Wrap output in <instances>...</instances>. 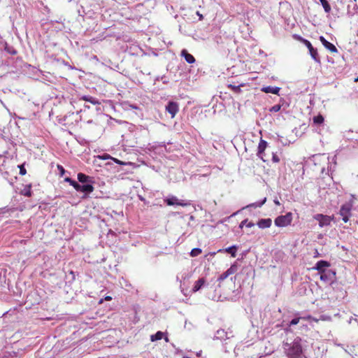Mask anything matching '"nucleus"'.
<instances>
[{
  "label": "nucleus",
  "mask_w": 358,
  "mask_h": 358,
  "mask_svg": "<svg viewBox=\"0 0 358 358\" xmlns=\"http://www.w3.org/2000/svg\"><path fill=\"white\" fill-rule=\"evenodd\" d=\"M282 348L286 356L288 358H304L306 357L303 354L301 345V338H295L292 341L283 342Z\"/></svg>",
  "instance_id": "nucleus-1"
},
{
  "label": "nucleus",
  "mask_w": 358,
  "mask_h": 358,
  "mask_svg": "<svg viewBox=\"0 0 358 358\" xmlns=\"http://www.w3.org/2000/svg\"><path fill=\"white\" fill-rule=\"evenodd\" d=\"M292 221V213H287L284 215L278 216L275 220L274 223L275 226L278 227H284L289 225Z\"/></svg>",
  "instance_id": "nucleus-2"
},
{
  "label": "nucleus",
  "mask_w": 358,
  "mask_h": 358,
  "mask_svg": "<svg viewBox=\"0 0 358 358\" xmlns=\"http://www.w3.org/2000/svg\"><path fill=\"white\" fill-rule=\"evenodd\" d=\"M94 189L93 184H80L79 182L77 183L75 188L77 192L83 193L81 197L83 199H87L89 194L94 191Z\"/></svg>",
  "instance_id": "nucleus-3"
},
{
  "label": "nucleus",
  "mask_w": 358,
  "mask_h": 358,
  "mask_svg": "<svg viewBox=\"0 0 358 358\" xmlns=\"http://www.w3.org/2000/svg\"><path fill=\"white\" fill-rule=\"evenodd\" d=\"M320 280L331 285L336 280V271L329 269L320 273Z\"/></svg>",
  "instance_id": "nucleus-4"
},
{
  "label": "nucleus",
  "mask_w": 358,
  "mask_h": 358,
  "mask_svg": "<svg viewBox=\"0 0 358 358\" xmlns=\"http://www.w3.org/2000/svg\"><path fill=\"white\" fill-rule=\"evenodd\" d=\"M303 44L307 47V48L309 50V53L311 56V57L314 59V61L317 63L320 64V58L319 57V55L317 53V50L312 45L311 43L309 41H303Z\"/></svg>",
  "instance_id": "nucleus-5"
},
{
  "label": "nucleus",
  "mask_w": 358,
  "mask_h": 358,
  "mask_svg": "<svg viewBox=\"0 0 358 358\" xmlns=\"http://www.w3.org/2000/svg\"><path fill=\"white\" fill-rule=\"evenodd\" d=\"M165 109L166 111L171 114V117L173 118L179 110V105L176 101H170L166 104Z\"/></svg>",
  "instance_id": "nucleus-6"
},
{
  "label": "nucleus",
  "mask_w": 358,
  "mask_h": 358,
  "mask_svg": "<svg viewBox=\"0 0 358 358\" xmlns=\"http://www.w3.org/2000/svg\"><path fill=\"white\" fill-rule=\"evenodd\" d=\"M330 266L331 264L329 262L326 260H320L313 267V269L317 271L320 274L322 272H324L326 270H328L327 268Z\"/></svg>",
  "instance_id": "nucleus-7"
},
{
  "label": "nucleus",
  "mask_w": 358,
  "mask_h": 358,
  "mask_svg": "<svg viewBox=\"0 0 358 358\" xmlns=\"http://www.w3.org/2000/svg\"><path fill=\"white\" fill-rule=\"evenodd\" d=\"M78 182L80 184H94V178L89 176L85 173H79L77 176Z\"/></svg>",
  "instance_id": "nucleus-8"
},
{
  "label": "nucleus",
  "mask_w": 358,
  "mask_h": 358,
  "mask_svg": "<svg viewBox=\"0 0 358 358\" xmlns=\"http://www.w3.org/2000/svg\"><path fill=\"white\" fill-rule=\"evenodd\" d=\"M164 202L168 206H186L188 205L187 203H185L183 201H180L178 199L176 196H171L170 197H168L164 199Z\"/></svg>",
  "instance_id": "nucleus-9"
},
{
  "label": "nucleus",
  "mask_w": 358,
  "mask_h": 358,
  "mask_svg": "<svg viewBox=\"0 0 358 358\" xmlns=\"http://www.w3.org/2000/svg\"><path fill=\"white\" fill-rule=\"evenodd\" d=\"M268 145V143L261 138L260 139V141L259 143V145H258V151H257V155L261 158L264 162H266V159H264V150H266V147Z\"/></svg>",
  "instance_id": "nucleus-10"
},
{
  "label": "nucleus",
  "mask_w": 358,
  "mask_h": 358,
  "mask_svg": "<svg viewBox=\"0 0 358 358\" xmlns=\"http://www.w3.org/2000/svg\"><path fill=\"white\" fill-rule=\"evenodd\" d=\"M322 44L331 52H337L338 50L336 46L331 43L329 42L324 36H320L319 38Z\"/></svg>",
  "instance_id": "nucleus-11"
},
{
  "label": "nucleus",
  "mask_w": 358,
  "mask_h": 358,
  "mask_svg": "<svg viewBox=\"0 0 358 358\" xmlns=\"http://www.w3.org/2000/svg\"><path fill=\"white\" fill-rule=\"evenodd\" d=\"M352 205L349 203H344L341 206L339 215L343 217L345 215H351Z\"/></svg>",
  "instance_id": "nucleus-12"
},
{
  "label": "nucleus",
  "mask_w": 358,
  "mask_h": 358,
  "mask_svg": "<svg viewBox=\"0 0 358 358\" xmlns=\"http://www.w3.org/2000/svg\"><path fill=\"white\" fill-rule=\"evenodd\" d=\"M238 246L236 245H231L224 249H220L217 252H227L230 254L231 257H235L238 250Z\"/></svg>",
  "instance_id": "nucleus-13"
},
{
  "label": "nucleus",
  "mask_w": 358,
  "mask_h": 358,
  "mask_svg": "<svg viewBox=\"0 0 358 358\" xmlns=\"http://www.w3.org/2000/svg\"><path fill=\"white\" fill-rule=\"evenodd\" d=\"M180 55L185 58V61L188 64H193L195 62V58L194 56L188 52L186 49H183L181 51Z\"/></svg>",
  "instance_id": "nucleus-14"
},
{
  "label": "nucleus",
  "mask_w": 358,
  "mask_h": 358,
  "mask_svg": "<svg viewBox=\"0 0 358 358\" xmlns=\"http://www.w3.org/2000/svg\"><path fill=\"white\" fill-rule=\"evenodd\" d=\"M272 220L271 218L260 219L257 224L260 229L269 228L271 226Z\"/></svg>",
  "instance_id": "nucleus-15"
},
{
  "label": "nucleus",
  "mask_w": 358,
  "mask_h": 358,
  "mask_svg": "<svg viewBox=\"0 0 358 358\" xmlns=\"http://www.w3.org/2000/svg\"><path fill=\"white\" fill-rule=\"evenodd\" d=\"M206 284V280L204 278H201L198 280H196L194 283V285L192 288L193 292H196L200 290Z\"/></svg>",
  "instance_id": "nucleus-16"
},
{
  "label": "nucleus",
  "mask_w": 358,
  "mask_h": 358,
  "mask_svg": "<svg viewBox=\"0 0 358 358\" xmlns=\"http://www.w3.org/2000/svg\"><path fill=\"white\" fill-rule=\"evenodd\" d=\"M280 88L278 87L266 86L262 88V91L265 93H271L278 94Z\"/></svg>",
  "instance_id": "nucleus-17"
},
{
  "label": "nucleus",
  "mask_w": 358,
  "mask_h": 358,
  "mask_svg": "<svg viewBox=\"0 0 358 358\" xmlns=\"http://www.w3.org/2000/svg\"><path fill=\"white\" fill-rule=\"evenodd\" d=\"M215 338L216 339L222 340L228 338L229 337L227 336V333L224 329H219L216 331L215 334Z\"/></svg>",
  "instance_id": "nucleus-18"
},
{
  "label": "nucleus",
  "mask_w": 358,
  "mask_h": 358,
  "mask_svg": "<svg viewBox=\"0 0 358 358\" xmlns=\"http://www.w3.org/2000/svg\"><path fill=\"white\" fill-rule=\"evenodd\" d=\"M80 99L88 101L94 105L99 104V101L96 99H95L91 96L84 95V96H81L80 98Z\"/></svg>",
  "instance_id": "nucleus-19"
},
{
  "label": "nucleus",
  "mask_w": 358,
  "mask_h": 358,
  "mask_svg": "<svg viewBox=\"0 0 358 358\" xmlns=\"http://www.w3.org/2000/svg\"><path fill=\"white\" fill-rule=\"evenodd\" d=\"M331 217L326 215L325 217H324L322 219H321L319 221V226L320 227H323L329 225L330 222H331Z\"/></svg>",
  "instance_id": "nucleus-20"
},
{
  "label": "nucleus",
  "mask_w": 358,
  "mask_h": 358,
  "mask_svg": "<svg viewBox=\"0 0 358 358\" xmlns=\"http://www.w3.org/2000/svg\"><path fill=\"white\" fill-rule=\"evenodd\" d=\"M266 198L264 197L262 200L250 203V204L248 205L247 206H245V208H251V207L260 208L266 203Z\"/></svg>",
  "instance_id": "nucleus-21"
},
{
  "label": "nucleus",
  "mask_w": 358,
  "mask_h": 358,
  "mask_svg": "<svg viewBox=\"0 0 358 358\" xmlns=\"http://www.w3.org/2000/svg\"><path fill=\"white\" fill-rule=\"evenodd\" d=\"M266 198L264 197L262 200L250 203V204L248 205L247 206H245V208H251V207L260 208L266 203Z\"/></svg>",
  "instance_id": "nucleus-22"
},
{
  "label": "nucleus",
  "mask_w": 358,
  "mask_h": 358,
  "mask_svg": "<svg viewBox=\"0 0 358 358\" xmlns=\"http://www.w3.org/2000/svg\"><path fill=\"white\" fill-rule=\"evenodd\" d=\"M31 185L29 184L28 185H26L24 188L22 190L21 194L25 196L30 197L32 194L31 192Z\"/></svg>",
  "instance_id": "nucleus-23"
},
{
  "label": "nucleus",
  "mask_w": 358,
  "mask_h": 358,
  "mask_svg": "<svg viewBox=\"0 0 358 358\" xmlns=\"http://www.w3.org/2000/svg\"><path fill=\"white\" fill-rule=\"evenodd\" d=\"M313 122L315 125H320L324 122V117L322 115H317L313 117Z\"/></svg>",
  "instance_id": "nucleus-24"
},
{
  "label": "nucleus",
  "mask_w": 358,
  "mask_h": 358,
  "mask_svg": "<svg viewBox=\"0 0 358 358\" xmlns=\"http://www.w3.org/2000/svg\"><path fill=\"white\" fill-rule=\"evenodd\" d=\"M324 10V11L327 13H330L331 11V6L328 2L327 0H319Z\"/></svg>",
  "instance_id": "nucleus-25"
},
{
  "label": "nucleus",
  "mask_w": 358,
  "mask_h": 358,
  "mask_svg": "<svg viewBox=\"0 0 358 358\" xmlns=\"http://www.w3.org/2000/svg\"><path fill=\"white\" fill-rule=\"evenodd\" d=\"M163 335H164L163 332L159 331L156 334L151 336L150 340L152 341H159L163 338Z\"/></svg>",
  "instance_id": "nucleus-26"
},
{
  "label": "nucleus",
  "mask_w": 358,
  "mask_h": 358,
  "mask_svg": "<svg viewBox=\"0 0 358 358\" xmlns=\"http://www.w3.org/2000/svg\"><path fill=\"white\" fill-rule=\"evenodd\" d=\"M4 50L10 55H14L17 54L15 49L12 46H9L7 43L5 45Z\"/></svg>",
  "instance_id": "nucleus-27"
},
{
  "label": "nucleus",
  "mask_w": 358,
  "mask_h": 358,
  "mask_svg": "<svg viewBox=\"0 0 358 358\" xmlns=\"http://www.w3.org/2000/svg\"><path fill=\"white\" fill-rule=\"evenodd\" d=\"M66 278L69 282H71L75 280L76 275L73 271H69V273L66 275Z\"/></svg>",
  "instance_id": "nucleus-28"
},
{
  "label": "nucleus",
  "mask_w": 358,
  "mask_h": 358,
  "mask_svg": "<svg viewBox=\"0 0 358 358\" xmlns=\"http://www.w3.org/2000/svg\"><path fill=\"white\" fill-rule=\"evenodd\" d=\"M202 252V250L201 248H193L191 252H190V255L192 257H196L198 256L199 255H200L201 253Z\"/></svg>",
  "instance_id": "nucleus-29"
},
{
  "label": "nucleus",
  "mask_w": 358,
  "mask_h": 358,
  "mask_svg": "<svg viewBox=\"0 0 358 358\" xmlns=\"http://www.w3.org/2000/svg\"><path fill=\"white\" fill-rule=\"evenodd\" d=\"M243 86V85H229L228 87L231 88L234 92L239 93L241 92V87Z\"/></svg>",
  "instance_id": "nucleus-30"
},
{
  "label": "nucleus",
  "mask_w": 358,
  "mask_h": 358,
  "mask_svg": "<svg viewBox=\"0 0 358 358\" xmlns=\"http://www.w3.org/2000/svg\"><path fill=\"white\" fill-rule=\"evenodd\" d=\"M64 181L69 182L70 184V185H71L74 187V189L76 188L77 183H78L77 181L71 179V178H66L64 179Z\"/></svg>",
  "instance_id": "nucleus-31"
},
{
  "label": "nucleus",
  "mask_w": 358,
  "mask_h": 358,
  "mask_svg": "<svg viewBox=\"0 0 358 358\" xmlns=\"http://www.w3.org/2000/svg\"><path fill=\"white\" fill-rule=\"evenodd\" d=\"M281 108V106L280 104H275L270 109V112L276 113L278 112Z\"/></svg>",
  "instance_id": "nucleus-32"
},
{
  "label": "nucleus",
  "mask_w": 358,
  "mask_h": 358,
  "mask_svg": "<svg viewBox=\"0 0 358 358\" xmlns=\"http://www.w3.org/2000/svg\"><path fill=\"white\" fill-rule=\"evenodd\" d=\"M229 275V273L226 271L223 273H222L217 278L218 281H222L225 280Z\"/></svg>",
  "instance_id": "nucleus-33"
},
{
  "label": "nucleus",
  "mask_w": 358,
  "mask_h": 358,
  "mask_svg": "<svg viewBox=\"0 0 358 358\" xmlns=\"http://www.w3.org/2000/svg\"><path fill=\"white\" fill-rule=\"evenodd\" d=\"M237 270V266L236 264H233L227 270L229 275L235 273Z\"/></svg>",
  "instance_id": "nucleus-34"
},
{
  "label": "nucleus",
  "mask_w": 358,
  "mask_h": 358,
  "mask_svg": "<svg viewBox=\"0 0 358 358\" xmlns=\"http://www.w3.org/2000/svg\"><path fill=\"white\" fill-rule=\"evenodd\" d=\"M299 320H300V318H299V317H295V318H293V319L289 322V326L296 325V324L299 323Z\"/></svg>",
  "instance_id": "nucleus-35"
},
{
  "label": "nucleus",
  "mask_w": 358,
  "mask_h": 358,
  "mask_svg": "<svg viewBox=\"0 0 358 358\" xmlns=\"http://www.w3.org/2000/svg\"><path fill=\"white\" fill-rule=\"evenodd\" d=\"M18 167L20 168V174L22 176L25 175L27 173V171H26L24 165L23 164L19 165Z\"/></svg>",
  "instance_id": "nucleus-36"
},
{
  "label": "nucleus",
  "mask_w": 358,
  "mask_h": 358,
  "mask_svg": "<svg viewBox=\"0 0 358 358\" xmlns=\"http://www.w3.org/2000/svg\"><path fill=\"white\" fill-rule=\"evenodd\" d=\"M272 161L275 163H278L280 162L279 157L274 152L272 153Z\"/></svg>",
  "instance_id": "nucleus-37"
},
{
  "label": "nucleus",
  "mask_w": 358,
  "mask_h": 358,
  "mask_svg": "<svg viewBox=\"0 0 358 358\" xmlns=\"http://www.w3.org/2000/svg\"><path fill=\"white\" fill-rule=\"evenodd\" d=\"M293 36L294 38L297 39L298 41H301L303 43V41H307L306 39L302 38L301 36L297 35V34H294Z\"/></svg>",
  "instance_id": "nucleus-38"
},
{
  "label": "nucleus",
  "mask_w": 358,
  "mask_h": 358,
  "mask_svg": "<svg viewBox=\"0 0 358 358\" xmlns=\"http://www.w3.org/2000/svg\"><path fill=\"white\" fill-rule=\"evenodd\" d=\"M57 169L59 171L61 176H63L65 173V169L62 165H57Z\"/></svg>",
  "instance_id": "nucleus-39"
},
{
  "label": "nucleus",
  "mask_w": 358,
  "mask_h": 358,
  "mask_svg": "<svg viewBox=\"0 0 358 358\" xmlns=\"http://www.w3.org/2000/svg\"><path fill=\"white\" fill-rule=\"evenodd\" d=\"M326 215H324L322 214H317L315 215L314 218L319 222L321 219H322Z\"/></svg>",
  "instance_id": "nucleus-40"
},
{
  "label": "nucleus",
  "mask_w": 358,
  "mask_h": 358,
  "mask_svg": "<svg viewBox=\"0 0 358 358\" xmlns=\"http://www.w3.org/2000/svg\"><path fill=\"white\" fill-rule=\"evenodd\" d=\"M247 222H248V219H245V220H243V221L241 222V224H240V225H239V227H240V228H243L244 225H246V224H247Z\"/></svg>",
  "instance_id": "nucleus-41"
},
{
  "label": "nucleus",
  "mask_w": 358,
  "mask_h": 358,
  "mask_svg": "<svg viewBox=\"0 0 358 358\" xmlns=\"http://www.w3.org/2000/svg\"><path fill=\"white\" fill-rule=\"evenodd\" d=\"M336 165V162H334V166L332 165H330L329 166H328V174L329 175V172H332L333 171V169L334 168Z\"/></svg>",
  "instance_id": "nucleus-42"
},
{
  "label": "nucleus",
  "mask_w": 358,
  "mask_h": 358,
  "mask_svg": "<svg viewBox=\"0 0 358 358\" xmlns=\"http://www.w3.org/2000/svg\"><path fill=\"white\" fill-rule=\"evenodd\" d=\"M351 215H345V216H343L342 217V220L345 222H348V220H349V217H350Z\"/></svg>",
  "instance_id": "nucleus-43"
},
{
  "label": "nucleus",
  "mask_w": 358,
  "mask_h": 358,
  "mask_svg": "<svg viewBox=\"0 0 358 358\" xmlns=\"http://www.w3.org/2000/svg\"><path fill=\"white\" fill-rule=\"evenodd\" d=\"M354 12L351 15H354L355 13H357L358 10V6L357 5L355 4L353 8Z\"/></svg>",
  "instance_id": "nucleus-44"
},
{
  "label": "nucleus",
  "mask_w": 358,
  "mask_h": 358,
  "mask_svg": "<svg viewBox=\"0 0 358 358\" xmlns=\"http://www.w3.org/2000/svg\"><path fill=\"white\" fill-rule=\"evenodd\" d=\"M254 226H255V224L253 222H247V224H246L247 227H252Z\"/></svg>",
  "instance_id": "nucleus-45"
},
{
  "label": "nucleus",
  "mask_w": 358,
  "mask_h": 358,
  "mask_svg": "<svg viewBox=\"0 0 358 358\" xmlns=\"http://www.w3.org/2000/svg\"><path fill=\"white\" fill-rule=\"evenodd\" d=\"M161 80L163 81L164 83H167V81L165 79V76L161 77Z\"/></svg>",
  "instance_id": "nucleus-46"
},
{
  "label": "nucleus",
  "mask_w": 358,
  "mask_h": 358,
  "mask_svg": "<svg viewBox=\"0 0 358 358\" xmlns=\"http://www.w3.org/2000/svg\"><path fill=\"white\" fill-rule=\"evenodd\" d=\"M105 299H106V300H107V301H110V300H111V299H112V297H111V296H106V297L105 298Z\"/></svg>",
  "instance_id": "nucleus-47"
},
{
  "label": "nucleus",
  "mask_w": 358,
  "mask_h": 358,
  "mask_svg": "<svg viewBox=\"0 0 358 358\" xmlns=\"http://www.w3.org/2000/svg\"><path fill=\"white\" fill-rule=\"evenodd\" d=\"M115 161L117 164H122V163L120 160H118V159H115Z\"/></svg>",
  "instance_id": "nucleus-48"
},
{
  "label": "nucleus",
  "mask_w": 358,
  "mask_h": 358,
  "mask_svg": "<svg viewBox=\"0 0 358 358\" xmlns=\"http://www.w3.org/2000/svg\"><path fill=\"white\" fill-rule=\"evenodd\" d=\"M274 203L276 204V205H280V203L278 200H275L274 201Z\"/></svg>",
  "instance_id": "nucleus-49"
},
{
  "label": "nucleus",
  "mask_w": 358,
  "mask_h": 358,
  "mask_svg": "<svg viewBox=\"0 0 358 358\" xmlns=\"http://www.w3.org/2000/svg\"><path fill=\"white\" fill-rule=\"evenodd\" d=\"M84 107H85V108H90V106H88V105H85H85H84Z\"/></svg>",
  "instance_id": "nucleus-50"
},
{
  "label": "nucleus",
  "mask_w": 358,
  "mask_h": 358,
  "mask_svg": "<svg viewBox=\"0 0 358 358\" xmlns=\"http://www.w3.org/2000/svg\"><path fill=\"white\" fill-rule=\"evenodd\" d=\"M131 108H135V109L138 108V107H137V106H133V105H131Z\"/></svg>",
  "instance_id": "nucleus-51"
},
{
  "label": "nucleus",
  "mask_w": 358,
  "mask_h": 358,
  "mask_svg": "<svg viewBox=\"0 0 358 358\" xmlns=\"http://www.w3.org/2000/svg\"><path fill=\"white\" fill-rule=\"evenodd\" d=\"M355 82H358V76L356 78H355Z\"/></svg>",
  "instance_id": "nucleus-52"
},
{
  "label": "nucleus",
  "mask_w": 358,
  "mask_h": 358,
  "mask_svg": "<svg viewBox=\"0 0 358 358\" xmlns=\"http://www.w3.org/2000/svg\"><path fill=\"white\" fill-rule=\"evenodd\" d=\"M164 339H165V341H166V342H168V341H169V338H168V337H165V338H164Z\"/></svg>",
  "instance_id": "nucleus-53"
},
{
  "label": "nucleus",
  "mask_w": 358,
  "mask_h": 358,
  "mask_svg": "<svg viewBox=\"0 0 358 358\" xmlns=\"http://www.w3.org/2000/svg\"><path fill=\"white\" fill-rule=\"evenodd\" d=\"M190 219H191V220H194V217L192 215V216L190 217Z\"/></svg>",
  "instance_id": "nucleus-54"
},
{
  "label": "nucleus",
  "mask_w": 358,
  "mask_h": 358,
  "mask_svg": "<svg viewBox=\"0 0 358 358\" xmlns=\"http://www.w3.org/2000/svg\"><path fill=\"white\" fill-rule=\"evenodd\" d=\"M237 213H238V212H236V213H234V214H233L232 215H236Z\"/></svg>",
  "instance_id": "nucleus-55"
},
{
  "label": "nucleus",
  "mask_w": 358,
  "mask_h": 358,
  "mask_svg": "<svg viewBox=\"0 0 358 358\" xmlns=\"http://www.w3.org/2000/svg\"><path fill=\"white\" fill-rule=\"evenodd\" d=\"M141 200H143V198L142 196H140Z\"/></svg>",
  "instance_id": "nucleus-56"
},
{
  "label": "nucleus",
  "mask_w": 358,
  "mask_h": 358,
  "mask_svg": "<svg viewBox=\"0 0 358 358\" xmlns=\"http://www.w3.org/2000/svg\"><path fill=\"white\" fill-rule=\"evenodd\" d=\"M183 358H190V357H183Z\"/></svg>",
  "instance_id": "nucleus-57"
},
{
  "label": "nucleus",
  "mask_w": 358,
  "mask_h": 358,
  "mask_svg": "<svg viewBox=\"0 0 358 358\" xmlns=\"http://www.w3.org/2000/svg\"><path fill=\"white\" fill-rule=\"evenodd\" d=\"M355 1H356L357 0H354Z\"/></svg>",
  "instance_id": "nucleus-58"
},
{
  "label": "nucleus",
  "mask_w": 358,
  "mask_h": 358,
  "mask_svg": "<svg viewBox=\"0 0 358 358\" xmlns=\"http://www.w3.org/2000/svg\"><path fill=\"white\" fill-rule=\"evenodd\" d=\"M304 358H306V357H304Z\"/></svg>",
  "instance_id": "nucleus-59"
}]
</instances>
